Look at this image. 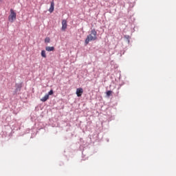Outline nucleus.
<instances>
[{
  "label": "nucleus",
  "instance_id": "nucleus-1",
  "mask_svg": "<svg viewBox=\"0 0 176 176\" xmlns=\"http://www.w3.org/2000/svg\"><path fill=\"white\" fill-rule=\"evenodd\" d=\"M96 39H97V31H96V29H92L90 32V34L87 36L85 43V45H89V42L96 41Z\"/></svg>",
  "mask_w": 176,
  "mask_h": 176
},
{
  "label": "nucleus",
  "instance_id": "nucleus-2",
  "mask_svg": "<svg viewBox=\"0 0 176 176\" xmlns=\"http://www.w3.org/2000/svg\"><path fill=\"white\" fill-rule=\"evenodd\" d=\"M16 12H14V10H13V9L10 10V14L8 16V20L10 23H13V21H14V20H16Z\"/></svg>",
  "mask_w": 176,
  "mask_h": 176
},
{
  "label": "nucleus",
  "instance_id": "nucleus-3",
  "mask_svg": "<svg viewBox=\"0 0 176 176\" xmlns=\"http://www.w3.org/2000/svg\"><path fill=\"white\" fill-rule=\"evenodd\" d=\"M15 87H16V89H15V91H14V94L21 91V87H23V84L22 83L16 84Z\"/></svg>",
  "mask_w": 176,
  "mask_h": 176
},
{
  "label": "nucleus",
  "instance_id": "nucleus-4",
  "mask_svg": "<svg viewBox=\"0 0 176 176\" xmlns=\"http://www.w3.org/2000/svg\"><path fill=\"white\" fill-rule=\"evenodd\" d=\"M76 94L77 97H81L82 94H83V89L82 88H78L76 89Z\"/></svg>",
  "mask_w": 176,
  "mask_h": 176
},
{
  "label": "nucleus",
  "instance_id": "nucleus-5",
  "mask_svg": "<svg viewBox=\"0 0 176 176\" xmlns=\"http://www.w3.org/2000/svg\"><path fill=\"white\" fill-rule=\"evenodd\" d=\"M67 20L64 19L62 21V31H65L67 30Z\"/></svg>",
  "mask_w": 176,
  "mask_h": 176
},
{
  "label": "nucleus",
  "instance_id": "nucleus-6",
  "mask_svg": "<svg viewBox=\"0 0 176 176\" xmlns=\"http://www.w3.org/2000/svg\"><path fill=\"white\" fill-rule=\"evenodd\" d=\"M54 11V2L52 1V2H51V6L49 9V12H50V13H53Z\"/></svg>",
  "mask_w": 176,
  "mask_h": 176
},
{
  "label": "nucleus",
  "instance_id": "nucleus-7",
  "mask_svg": "<svg viewBox=\"0 0 176 176\" xmlns=\"http://www.w3.org/2000/svg\"><path fill=\"white\" fill-rule=\"evenodd\" d=\"M47 100H49V94H45V96L41 99V101H42V102H45Z\"/></svg>",
  "mask_w": 176,
  "mask_h": 176
},
{
  "label": "nucleus",
  "instance_id": "nucleus-8",
  "mask_svg": "<svg viewBox=\"0 0 176 176\" xmlns=\"http://www.w3.org/2000/svg\"><path fill=\"white\" fill-rule=\"evenodd\" d=\"M45 50L47 52H53V51H54V47H49V46H47V47H45Z\"/></svg>",
  "mask_w": 176,
  "mask_h": 176
},
{
  "label": "nucleus",
  "instance_id": "nucleus-9",
  "mask_svg": "<svg viewBox=\"0 0 176 176\" xmlns=\"http://www.w3.org/2000/svg\"><path fill=\"white\" fill-rule=\"evenodd\" d=\"M41 56H43L44 58H46V51L45 50L41 51Z\"/></svg>",
  "mask_w": 176,
  "mask_h": 176
},
{
  "label": "nucleus",
  "instance_id": "nucleus-10",
  "mask_svg": "<svg viewBox=\"0 0 176 176\" xmlns=\"http://www.w3.org/2000/svg\"><path fill=\"white\" fill-rule=\"evenodd\" d=\"M45 43H50V38L46 37L45 38Z\"/></svg>",
  "mask_w": 176,
  "mask_h": 176
},
{
  "label": "nucleus",
  "instance_id": "nucleus-11",
  "mask_svg": "<svg viewBox=\"0 0 176 176\" xmlns=\"http://www.w3.org/2000/svg\"><path fill=\"white\" fill-rule=\"evenodd\" d=\"M106 94H107V97L111 96V94H112V91H107L106 92Z\"/></svg>",
  "mask_w": 176,
  "mask_h": 176
},
{
  "label": "nucleus",
  "instance_id": "nucleus-12",
  "mask_svg": "<svg viewBox=\"0 0 176 176\" xmlns=\"http://www.w3.org/2000/svg\"><path fill=\"white\" fill-rule=\"evenodd\" d=\"M53 93H54L53 89H51V90L48 92V94H48V96H49L53 95Z\"/></svg>",
  "mask_w": 176,
  "mask_h": 176
},
{
  "label": "nucleus",
  "instance_id": "nucleus-13",
  "mask_svg": "<svg viewBox=\"0 0 176 176\" xmlns=\"http://www.w3.org/2000/svg\"><path fill=\"white\" fill-rule=\"evenodd\" d=\"M124 38H126V39H129L130 38V36H129V35H125L124 36ZM129 42H130V41H128Z\"/></svg>",
  "mask_w": 176,
  "mask_h": 176
}]
</instances>
